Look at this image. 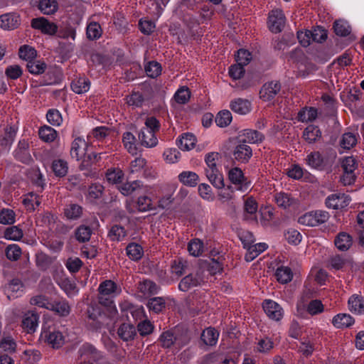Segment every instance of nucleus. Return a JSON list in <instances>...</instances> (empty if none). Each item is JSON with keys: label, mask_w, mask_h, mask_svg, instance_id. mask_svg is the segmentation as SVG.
I'll return each mask as SVG.
<instances>
[{"label": "nucleus", "mask_w": 364, "mask_h": 364, "mask_svg": "<svg viewBox=\"0 0 364 364\" xmlns=\"http://www.w3.org/2000/svg\"><path fill=\"white\" fill-rule=\"evenodd\" d=\"M98 291L97 299L99 304L116 311L113 299L121 292V289L117 287V284L110 279L105 280L100 283Z\"/></svg>", "instance_id": "nucleus-1"}, {"label": "nucleus", "mask_w": 364, "mask_h": 364, "mask_svg": "<svg viewBox=\"0 0 364 364\" xmlns=\"http://www.w3.org/2000/svg\"><path fill=\"white\" fill-rule=\"evenodd\" d=\"M70 154L76 159H107L106 153L95 154L92 148L89 146L85 139L77 137L72 143Z\"/></svg>", "instance_id": "nucleus-2"}, {"label": "nucleus", "mask_w": 364, "mask_h": 364, "mask_svg": "<svg viewBox=\"0 0 364 364\" xmlns=\"http://www.w3.org/2000/svg\"><path fill=\"white\" fill-rule=\"evenodd\" d=\"M87 324L92 330L97 331L109 324V317L97 305L89 306L87 310Z\"/></svg>", "instance_id": "nucleus-3"}, {"label": "nucleus", "mask_w": 364, "mask_h": 364, "mask_svg": "<svg viewBox=\"0 0 364 364\" xmlns=\"http://www.w3.org/2000/svg\"><path fill=\"white\" fill-rule=\"evenodd\" d=\"M328 212L322 210L310 211L299 217L297 222L303 225L315 227L325 223L328 220Z\"/></svg>", "instance_id": "nucleus-4"}, {"label": "nucleus", "mask_w": 364, "mask_h": 364, "mask_svg": "<svg viewBox=\"0 0 364 364\" xmlns=\"http://www.w3.org/2000/svg\"><path fill=\"white\" fill-rule=\"evenodd\" d=\"M285 21L286 18L282 10H272L268 16V28L272 33H280L285 26Z\"/></svg>", "instance_id": "nucleus-5"}, {"label": "nucleus", "mask_w": 364, "mask_h": 364, "mask_svg": "<svg viewBox=\"0 0 364 364\" xmlns=\"http://www.w3.org/2000/svg\"><path fill=\"white\" fill-rule=\"evenodd\" d=\"M31 26L39 30L43 34L55 35L58 31V26L55 23L49 21L44 17L34 18L31 20Z\"/></svg>", "instance_id": "nucleus-6"}, {"label": "nucleus", "mask_w": 364, "mask_h": 364, "mask_svg": "<svg viewBox=\"0 0 364 364\" xmlns=\"http://www.w3.org/2000/svg\"><path fill=\"white\" fill-rule=\"evenodd\" d=\"M350 200L349 196L344 193H333L326 198L325 205L328 208L343 209L349 205Z\"/></svg>", "instance_id": "nucleus-7"}, {"label": "nucleus", "mask_w": 364, "mask_h": 364, "mask_svg": "<svg viewBox=\"0 0 364 364\" xmlns=\"http://www.w3.org/2000/svg\"><path fill=\"white\" fill-rule=\"evenodd\" d=\"M230 181L237 186V189L241 191H246L250 187V181L244 176L240 168H234L229 171Z\"/></svg>", "instance_id": "nucleus-8"}, {"label": "nucleus", "mask_w": 364, "mask_h": 364, "mask_svg": "<svg viewBox=\"0 0 364 364\" xmlns=\"http://www.w3.org/2000/svg\"><path fill=\"white\" fill-rule=\"evenodd\" d=\"M262 308L267 316L274 321H279L283 316L281 306L271 299H266L262 303Z\"/></svg>", "instance_id": "nucleus-9"}, {"label": "nucleus", "mask_w": 364, "mask_h": 364, "mask_svg": "<svg viewBox=\"0 0 364 364\" xmlns=\"http://www.w3.org/2000/svg\"><path fill=\"white\" fill-rule=\"evenodd\" d=\"M274 200L277 205L283 209L296 208L299 203L298 199L294 198L291 193L279 192L274 195Z\"/></svg>", "instance_id": "nucleus-10"}, {"label": "nucleus", "mask_w": 364, "mask_h": 364, "mask_svg": "<svg viewBox=\"0 0 364 364\" xmlns=\"http://www.w3.org/2000/svg\"><path fill=\"white\" fill-rule=\"evenodd\" d=\"M281 85L277 81L265 83L260 90V98L264 101L272 100L280 91Z\"/></svg>", "instance_id": "nucleus-11"}, {"label": "nucleus", "mask_w": 364, "mask_h": 364, "mask_svg": "<svg viewBox=\"0 0 364 364\" xmlns=\"http://www.w3.org/2000/svg\"><path fill=\"white\" fill-rule=\"evenodd\" d=\"M39 315L35 311L26 312L22 320L21 326L28 333H33L38 327Z\"/></svg>", "instance_id": "nucleus-12"}, {"label": "nucleus", "mask_w": 364, "mask_h": 364, "mask_svg": "<svg viewBox=\"0 0 364 364\" xmlns=\"http://www.w3.org/2000/svg\"><path fill=\"white\" fill-rule=\"evenodd\" d=\"M230 108L237 114L245 115L251 111L252 104L248 100L236 98L230 102Z\"/></svg>", "instance_id": "nucleus-13"}, {"label": "nucleus", "mask_w": 364, "mask_h": 364, "mask_svg": "<svg viewBox=\"0 0 364 364\" xmlns=\"http://www.w3.org/2000/svg\"><path fill=\"white\" fill-rule=\"evenodd\" d=\"M81 358L89 359L97 361L102 358V354L98 351L92 345L89 343L83 344L78 350Z\"/></svg>", "instance_id": "nucleus-14"}, {"label": "nucleus", "mask_w": 364, "mask_h": 364, "mask_svg": "<svg viewBox=\"0 0 364 364\" xmlns=\"http://www.w3.org/2000/svg\"><path fill=\"white\" fill-rule=\"evenodd\" d=\"M20 25V16L16 14L0 16V27L5 30H14Z\"/></svg>", "instance_id": "nucleus-15"}, {"label": "nucleus", "mask_w": 364, "mask_h": 364, "mask_svg": "<svg viewBox=\"0 0 364 364\" xmlns=\"http://www.w3.org/2000/svg\"><path fill=\"white\" fill-rule=\"evenodd\" d=\"M57 216L54 215L50 211H43L38 213L36 215V225L38 226L48 228L49 229H50L54 225Z\"/></svg>", "instance_id": "nucleus-16"}, {"label": "nucleus", "mask_w": 364, "mask_h": 364, "mask_svg": "<svg viewBox=\"0 0 364 364\" xmlns=\"http://www.w3.org/2000/svg\"><path fill=\"white\" fill-rule=\"evenodd\" d=\"M59 316L65 317L70 313V306L65 299L54 300L50 302L49 309Z\"/></svg>", "instance_id": "nucleus-17"}, {"label": "nucleus", "mask_w": 364, "mask_h": 364, "mask_svg": "<svg viewBox=\"0 0 364 364\" xmlns=\"http://www.w3.org/2000/svg\"><path fill=\"white\" fill-rule=\"evenodd\" d=\"M139 139L141 145L146 147H154L158 144V139L154 132L147 129H141L139 133Z\"/></svg>", "instance_id": "nucleus-18"}, {"label": "nucleus", "mask_w": 364, "mask_h": 364, "mask_svg": "<svg viewBox=\"0 0 364 364\" xmlns=\"http://www.w3.org/2000/svg\"><path fill=\"white\" fill-rule=\"evenodd\" d=\"M46 341L53 348H59L64 344V336L59 331H49L45 333Z\"/></svg>", "instance_id": "nucleus-19"}, {"label": "nucleus", "mask_w": 364, "mask_h": 364, "mask_svg": "<svg viewBox=\"0 0 364 364\" xmlns=\"http://www.w3.org/2000/svg\"><path fill=\"white\" fill-rule=\"evenodd\" d=\"M117 334L124 341L134 340L136 335V328L132 324L124 323L119 327Z\"/></svg>", "instance_id": "nucleus-20"}, {"label": "nucleus", "mask_w": 364, "mask_h": 364, "mask_svg": "<svg viewBox=\"0 0 364 364\" xmlns=\"http://www.w3.org/2000/svg\"><path fill=\"white\" fill-rule=\"evenodd\" d=\"M201 279L193 274H188L184 277L178 284V289L182 291H187L190 289L200 285Z\"/></svg>", "instance_id": "nucleus-21"}, {"label": "nucleus", "mask_w": 364, "mask_h": 364, "mask_svg": "<svg viewBox=\"0 0 364 364\" xmlns=\"http://www.w3.org/2000/svg\"><path fill=\"white\" fill-rule=\"evenodd\" d=\"M174 333L175 343L178 347H182L186 345L189 341L188 330L182 326H176L173 328Z\"/></svg>", "instance_id": "nucleus-22"}, {"label": "nucleus", "mask_w": 364, "mask_h": 364, "mask_svg": "<svg viewBox=\"0 0 364 364\" xmlns=\"http://www.w3.org/2000/svg\"><path fill=\"white\" fill-rule=\"evenodd\" d=\"M355 322V319L348 314H338L332 319L333 325L337 328H348Z\"/></svg>", "instance_id": "nucleus-23"}, {"label": "nucleus", "mask_w": 364, "mask_h": 364, "mask_svg": "<svg viewBox=\"0 0 364 364\" xmlns=\"http://www.w3.org/2000/svg\"><path fill=\"white\" fill-rule=\"evenodd\" d=\"M334 244L339 250L346 251L352 246L353 239L349 234L341 232L336 237Z\"/></svg>", "instance_id": "nucleus-24"}, {"label": "nucleus", "mask_w": 364, "mask_h": 364, "mask_svg": "<svg viewBox=\"0 0 364 364\" xmlns=\"http://www.w3.org/2000/svg\"><path fill=\"white\" fill-rule=\"evenodd\" d=\"M348 306L351 312L356 314H364V297L353 295L348 299Z\"/></svg>", "instance_id": "nucleus-25"}, {"label": "nucleus", "mask_w": 364, "mask_h": 364, "mask_svg": "<svg viewBox=\"0 0 364 364\" xmlns=\"http://www.w3.org/2000/svg\"><path fill=\"white\" fill-rule=\"evenodd\" d=\"M196 142V136L191 133H184L177 141L178 147L183 151H189L192 149Z\"/></svg>", "instance_id": "nucleus-26"}, {"label": "nucleus", "mask_w": 364, "mask_h": 364, "mask_svg": "<svg viewBox=\"0 0 364 364\" xmlns=\"http://www.w3.org/2000/svg\"><path fill=\"white\" fill-rule=\"evenodd\" d=\"M70 86L74 92L77 94H82L89 90L90 81L86 77H79L73 80Z\"/></svg>", "instance_id": "nucleus-27"}, {"label": "nucleus", "mask_w": 364, "mask_h": 364, "mask_svg": "<svg viewBox=\"0 0 364 364\" xmlns=\"http://www.w3.org/2000/svg\"><path fill=\"white\" fill-rule=\"evenodd\" d=\"M219 333L214 328L209 327L204 330L200 336V339L207 346H215L218 341Z\"/></svg>", "instance_id": "nucleus-28"}, {"label": "nucleus", "mask_w": 364, "mask_h": 364, "mask_svg": "<svg viewBox=\"0 0 364 364\" xmlns=\"http://www.w3.org/2000/svg\"><path fill=\"white\" fill-rule=\"evenodd\" d=\"M178 180L185 186L195 187L198 183L199 177L195 172L185 171L178 175Z\"/></svg>", "instance_id": "nucleus-29"}, {"label": "nucleus", "mask_w": 364, "mask_h": 364, "mask_svg": "<svg viewBox=\"0 0 364 364\" xmlns=\"http://www.w3.org/2000/svg\"><path fill=\"white\" fill-rule=\"evenodd\" d=\"M16 130L14 127H9L6 129L4 135L0 136V146L3 151L9 147L16 137Z\"/></svg>", "instance_id": "nucleus-30"}, {"label": "nucleus", "mask_w": 364, "mask_h": 364, "mask_svg": "<svg viewBox=\"0 0 364 364\" xmlns=\"http://www.w3.org/2000/svg\"><path fill=\"white\" fill-rule=\"evenodd\" d=\"M233 155L235 159H249L252 156V150L249 145L242 142L235 148Z\"/></svg>", "instance_id": "nucleus-31"}, {"label": "nucleus", "mask_w": 364, "mask_h": 364, "mask_svg": "<svg viewBox=\"0 0 364 364\" xmlns=\"http://www.w3.org/2000/svg\"><path fill=\"white\" fill-rule=\"evenodd\" d=\"M126 252L129 258L133 261L139 260L144 255L142 247L135 242L129 243L126 247Z\"/></svg>", "instance_id": "nucleus-32"}, {"label": "nucleus", "mask_w": 364, "mask_h": 364, "mask_svg": "<svg viewBox=\"0 0 364 364\" xmlns=\"http://www.w3.org/2000/svg\"><path fill=\"white\" fill-rule=\"evenodd\" d=\"M82 214V208L75 203H70L64 208V215L68 220H77Z\"/></svg>", "instance_id": "nucleus-33"}, {"label": "nucleus", "mask_w": 364, "mask_h": 364, "mask_svg": "<svg viewBox=\"0 0 364 364\" xmlns=\"http://www.w3.org/2000/svg\"><path fill=\"white\" fill-rule=\"evenodd\" d=\"M243 136L245 137L243 139L244 143H260L264 139V136L259 132L255 129H245L243 131Z\"/></svg>", "instance_id": "nucleus-34"}, {"label": "nucleus", "mask_w": 364, "mask_h": 364, "mask_svg": "<svg viewBox=\"0 0 364 364\" xmlns=\"http://www.w3.org/2000/svg\"><path fill=\"white\" fill-rule=\"evenodd\" d=\"M107 236L112 241H122L127 236V231L123 226L114 225L109 229Z\"/></svg>", "instance_id": "nucleus-35"}, {"label": "nucleus", "mask_w": 364, "mask_h": 364, "mask_svg": "<svg viewBox=\"0 0 364 364\" xmlns=\"http://www.w3.org/2000/svg\"><path fill=\"white\" fill-rule=\"evenodd\" d=\"M206 176L216 188L221 189L225 186L223 176L219 171L209 170L206 171Z\"/></svg>", "instance_id": "nucleus-36"}, {"label": "nucleus", "mask_w": 364, "mask_h": 364, "mask_svg": "<svg viewBox=\"0 0 364 364\" xmlns=\"http://www.w3.org/2000/svg\"><path fill=\"white\" fill-rule=\"evenodd\" d=\"M23 284L18 279H13L4 286V291L7 294L9 299L15 296V294L22 290Z\"/></svg>", "instance_id": "nucleus-37"}, {"label": "nucleus", "mask_w": 364, "mask_h": 364, "mask_svg": "<svg viewBox=\"0 0 364 364\" xmlns=\"http://www.w3.org/2000/svg\"><path fill=\"white\" fill-rule=\"evenodd\" d=\"M321 136V132L318 127L308 126L303 132L304 139L309 143H314Z\"/></svg>", "instance_id": "nucleus-38"}, {"label": "nucleus", "mask_w": 364, "mask_h": 364, "mask_svg": "<svg viewBox=\"0 0 364 364\" xmlns=\"http://www.w3.org/2000/svg\"><path fill=\"white\" fill-rule=\"evenodd\" d=\"M277 279L282 284H287L289 282L293 277L291 269L289 267L282 266L278 267L275 273Z\"/></svg>", "instance_id": "nucleus-39"}, {"label": "nucleus", "mask_w": 364, "mask_h": 364, "mask_svg": "<svg viewBox=\"0 0 364 364\" xmlns=\"http://www.w3.org/2000/svg\"><path fill=\"white\" fill-rule=\"evenodd\" d=\"M357 136L352 132H346L342 135L340 141L341 149L349 150L357 144Z\"/></svg>", "instance_id": "nucleus-40"}, {"label": "nucleus", "mask_w": 364, "mask_h": 364, "mask_svg": "<svg viewBox=\"0 0 364 364\" xmlns=\"http://www.w3.org/2000/svg\"><path fill=\"white\" fill-rule=\"evenodd\" d=\"M146 306L149 311L159 314L166 308V301L164 297H153L149 299Z\"/></svg>", "instance_id": "nucleus-41"}, {"label": "nucleus", "mask_w": 364, "mask_h": 364, "mask_svg": "<svg viewBox=\"0 0 364 364\" xmlns=\"http://www.w3.org/2000/svg\"><path fill=\"white\" fill-rule=\"evenodd\" d=\"M232 120V114L227 109L220 111L215 119L217 126L222 128L228 127L231 123Z\"/></svg>", "instance_id": "nucleus-42"}, {"label": "nucleus", "mask_w": 364, "mask_h": 364, "mask_svg": "<svg viewBox=\"0 0 364 364\" xmlns=\"http://www.w3.org/2000/svg\"><path fill=\"white\" fill-rule=\"evenodd\" d=\"M38 9L44 14H53L58 9V3L55 0H40Z\"/></svg>", "instance_id": "nucleus-43"}, {"label": "nucleus", "mask_w": 364, "mask_h": 364, "mask_svg": "<svg viewBox=\"0 0 364 364\" xmlns=\"http://www.w3.org/2000/svg\"><path fill=\"white\" fill-rule=\"evenodd\" d=\"M39 137L45 142H52L57 137V132L49 126H43L38 131Z\"/></svg>", "instance_id": "nucleus-44"}, {"label": "nucleus", "mask_w": 364, "mask_h": 364, "mask_svg": "<svg viewBox=\"0 0 364 364\" xmlns=\"http://www.w3.org/2000/svg\"><path fill=\"white\" fill-rule=\"evenodd\" d=\"M26 68L31 74L41 75L45 72L47 65L43 61L33 59L27 63Z\"/></svg>", "instance_id": "nucleus-45"}, {"label": "nucleus", "mask_w": 364, "mask_h": 364, "mask_svg": "<svg viewBox=\"0 0 364 364\" xmlns=\"http://www.w3.org/2000/svg\"><path fill=\"white\" fill-rule=\"evenodd\" d=\"M334 32L339 36H347L351 32V28L348 23L343 20L336 21L333 23Z\"/></svg>", "instance_id": "nucleus-46"}, {"label": "nucleus", "mask_w": 364, "mask_h": 364, "mask_svg": "<svg viewBox=\"0 0 364 364\" xmlns=\"http://www.w3.org/2000/svg\"><path fill=\"white\" fill-rule=\"evenodd\" d=\"M102 30L100 25L97 22H91L87 26L86 34L90 40H97L102 36Z\"/></svg>", "instance_id": "nucleus-47"}, {"label": "nucleus", "mask_w": 364, "mask_h": 364, "mask_svg": "<svg viewBox=\"0 0 364 364\" xmlns=\"http://www.w3.org/2000/svg\"><path fill=\"white\" fill-rule=\"evenodd\" d=\"M159 287L156 284L151 280H144L139 284V290L144 294H156L158 293Z\"/></svg>", "instance_id": "nucleus-48"}, {"label": "nucleus", "mask_w": 364, "mask_h": 364, "mask_svg": "<svg viewBox=\"0 0 364 364\" xmlns=\"http://www.w3.org/2000/svg\"><path fill=\"white\" fill-rule=\"evenodd\" d=\"M104 186L99 183H92L89 186L87 198L90 200H95L102 197Z\"/></svg>", "instance_id": "nucleus-49"}, {"label": "nucleus", "mask_w": 364, "mask_h": 364, "mask_svg": "<svg viewBox=\"0 0 364 364\" xmlns=\"http://www.w3.org/2000/svg\"><path fill=\"white\" fill-rule=\"evenodd\" d=\"M28 149V141L24 139L21 140L18 144L17 149L15 150V157L20 159H30L31 156L29 154Z\"/></svg>", "instance_id": "nucleus-50"}, {"label": "nucleus", "mask_w": 364, "mask_h": 364, "mask_svg": "<svg viewBox=\"0 0 364 364\" xmlns=\"http://www.w3.org/2000/svg\"><path fill=\"white\" fill-rule=\"evenodd\" d=\"M92 230L89 226L80 225L75 230V237L79 242H85L90 240Z\"/></svg>", "instance_id": "nucleus-51"}, {"label": "nucleus", "mask_w": 364, "mask_h": 364, "mask_svg": "<svg viewBox=\"0 0 364 364\" xmlns=\"http://www.w3.org/2000/svg\"><path fill=\"white\" fill-rule=\"evenodd\" d=\"M124 145L127 151L133 156L136 154V147L135 145V136L131 132H125L122 139Z\"/></svg>", "instance_id": "nucleus-52"}, {"label": "nucleus", "mask_w": 364, "mask_h": 364, "mask_svg": "<svg viewBox=\"0 0 364 364\" xmlns=\"http://www.w3.org/2000/svg\"><path fill=\"white\" fill-rule=\"evenodd\" d=\"M190 98L191 91L188 87L185 86L180 87L174 95L175 101L180 105L186 104Z\"/></svg>", "instance_id": "nucleus-53"}, {"label": "nucleus", "mask_w": 364, "mask_h": 364, "mask_svg": "<svg viewBox=\"0 0 364 364\" xmlns=\"http://www.w3.org/2000/svg\"><path fill=\"white\" fill-rule=\"evenodd\" d=\"M205 267L211 275H215L223 270V263L218 259H210L204 262Z\"/></svg>", "instance_id": "nucleus-54"}, {"label": "nucleus", "mask_w": 364, "mask_h": 364, "mask_svg": "<svg viewBox=\"0 0 364 364\" xmlns=\"http://www.w3.org/2000/svg\"><path fill=\"white\" fill-rule=\"evenodd\" d=\"M142 186V183L139 181H134L132 182H127L122 184L119 189V191L124 196H129L139 189Z\"/></svg>", "instance_id": "nucleus-55"}, {"label": "nucleus", "mask_w": 364, "mask_h": 364, "mask_svg": "<svg viewBox=\"0 0 364 364\" xmlns=\"http://www.w3.org/2000/svg\"><path fill=\"white\" fill-rule=\"evenodd\" d=\"M317 117V109L314 107L305 108L298 113V119L302 122H311Z\"/></svg>", "instance_id": "nucleus-56"}, {"label": "nucleus", "mask_w": 364, "mask_h": 364, "mask_svg": "<svg viewBox=\"0 0 364 364\" xmlns=\"http://www.w3.org/2000/svg\"><path fill=\"white\" fill-rule=\"evenodd\" d=\"M174 338L176 339L172 328L171 330L163 332L160 336L159 340L163 348H169L173 345H176Z\"/></svg>", "instance_id": "nucleus-57"}, {"label": "nucleus", "mask_w": 364, "mask_h": 364, "mask_svg": "<svg viewBox=\"0 0 364 364\" xmlns=\"http://www.w3.org/2000/svg\"><path fill=\"white\" fill-rule=\"evenodd\" d=\"M18 55L21 59L30 62V60L36 58L37 53L33 48L24 45L20 47Z\"/></svg>", "instance_id": "nucleus-58"}, {"label": "nucleus", "mask_w": 364, "mask_h": 364, "mask_svg": "<svg viewBox=\"0 0 364 364\" xmlns=\"http://www.w3.org/2000/svg\"><path fill=\"white\" fill-rule=\"evenodd\" d=\"M23 230L18 226L7 228L4 232V237L11 240H19L23 237Z\"/></svg>", "instance_id": "nucleus-59"}, {"label": "nucleus", "mask_w": 364, "mask_h": 364, "mask_svg": "<svg viewBox=\"0 0 364 364\" xmlns=\"http://www.w3.org/2000/svg\"><path fill=\"white\" fill-rule=\"evenodd\" d=\"M52 169L56 176L63 177L67 174L68 170L67 162L65 161H53Z\"/></svg>", "instance_id": "nucleus-60"}, {"label": "nucleus", "mask_w": 364, "mask_h": 364, "mask_svg": "<svg viewBox=\"0 0 364 364\" xmlns=\"http://www.w3.org/2000/svg\"><path fill=\"white\" fill-rule=\"evenodd\" d=\"M16 214L11 209L4 208L0 211V223L11 225L15 223Z\"/></svg>", "instance_id": "nucleus-61"}, {"label": "nucleus", "mask_w": 364, "mask_h": 364, "mask_svg": "<svg viewBox=\"0 0 364 364\" xmlns=\"http://www.w3.org/2000/svg\"><path fill=\"white\" fill-rule=\"evenodd\" d=\"M144 69L146 75L151 78L158 77L161 72V66L160 63L156 61L149 62L146 65H145Z\"/></svg>", "instance_id": "nucleus-62"}, {"label": "nucleus", "mask_w": 364, "mask_h": 364, "mask_svg": "<svg viewBox=\"0 0 364 364\" xmlns=\"http://www.w3.org/2000/svg\"><path fill=\"white\" fill-rule=\"evenodd\" d=\"M48 122L53 126H60L63 122L60 112L55 109H50L46 114Z\"/></svg>", "instance_id": "nucleus-63"}, {"label": "nucleus", "mask_w": 364, "mask_h": 364, "mask_svg": "<svg viewBox=\"0 0 364 364\" xmlns=\"http://www.w3.org/2000/svg\"><path fill=\"white\" fill-rule=\"evenodd\" d=\"M171 267L172 273L180 277L185 273L187 262L182 259H175L172 262Z\"/></svg>", "instance_id": "nucleus-64"}]
</instances>
